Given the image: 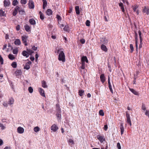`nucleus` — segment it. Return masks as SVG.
Instances as JSON below:
<instances>
[{
  "label": "nucleus",
  "instance_id": "1",
  "mask_svg": "<svg viewBox=\"0 0 149 149\" xmlns=\"http://www.w3.org/2000/svg\"><path fill=\"white\" fill-rule=\"evenodd\" d=\"M19 12V14L22 15L24 14V10L22 9L21 7L19 6H17L15 8L13 12V16H15Z\"/></svg>",
  "mask_w": 149,
  "mask_h": 149
},
{
  "label": "nucleus",
  "instance_id": "2",
  "mask_svg": "<svg viewBox=\"0 0 149 149\" xmlns=\"http://www.w3.org/2000/svg\"><path fill=\"white\" fill-rule=\"evenodd\" d=\"M62 50V49H60L57 50V53L59 54L58 59L59 61H62L63 62H64L65 61V55Z\"/></svg>",
  "mask_w": 149,
  "mask_h": 149
},
{
  "label": "nucleus",
  "instance_id": "3",
  "mask_svg": "<svg viewBox=\"0 0 149 149\" xmlns=\"http://www.w3.org/2000/svg\"><path fill=\"white\" fill-rule=\"evenodd\" d=\"M142 12L147 15H149V7L148 6H145L142 7Z\"/></svg>",
  "mask_w": 149,
  "mask_h": 149
},
{
  "label": "nucleus",
  "instance_id": "4",
  "mask_svg": "<svg viewBox=\"0 0 149 149\" xmlns=\"http://www.w3.org/2000/svg\"><path fill=\"white\" fill-rule=\"evenodd\" d=\"M28 6L30 9H33L34 8V3L32 0L29 1Z\"/></svg>",
  "mask_w": 149,
  "mask_h": 149
},
{
  "label": "nucleus",
  "instance_id": "5",
  "mask_svg": "<svg viewBox=\"0 0 149 149\" xmlns=\"http://www.w3.org/2000/svg\"><path fill=\"white\" fill-rule=\"evenodd\" d=\"M28 38V36H22V39L23 42L25 46L27 45L26 42Z\"/></svg>",
  "mask_w": 149,
  "mask_h": 149
},
{
  "label": "nucleus",
  "instance_id": "6",
  "mask_svg": "<svg viewBox=\"0 0 149 149\" xmlns=\"http://www.w3.org/2000/svg\"><path fill=\"white\" fill-rule=\"evenodd\" d=\"M58 129V127L55 124L53 125L51 127V130L54 132H56Z\"/></svg>",
  "mask_w": 149,
  "mask_h": 149
},
{
  "label": "nucleus",
  "instance_id": "7",
  "mask_svg": "<svg viewBox=\"0 0 149 149\" xmlns=\"http://www.w3.org/2000/svg\"><path fill=\"white\" fill-rule=\"evenodd\" d=\"M100 42L103 45L107 43L108 40L105 38H102L100 39Z\"/></svg>",
  "mask_w": 149,
  "mask_h": 149
},
{
  "label": "nucleus",
  "instance_id": "8",
  "mask_svg": "<svg viewBox=\"0 0 149 149\" xmlns=\"http://www.w3.org/2000/svg\"><path fill=\"white\" fill-rule=\"evenodd\" d=\"M119 127L121 132V135H122L123 134V133L124 131V128L123 126V123H121Z\"/></svg>",
  "mask_w": 149,
  "mask_h": 149
},
{
  "label": "nucleus",
  "instance_id": "9",
  "mask_svg": "<svg viewBox=\"0 0 149 149\" xmlns=\"http://www.w3.org/2000/svg\"><path fill=\"white\" fill-rule=\"evenodd\" d=\"M56 116L58 120L61 119V111H56Z\"/></svg>",
  "mask_w": 149,
  "mask_h": 149
},
{
  "label": "nucleus",
  "instance_id": "10",
  "mask_svg": "<svg viewBox=\"0 0 149 149\" xmlns=\"http://www.w3.org/2000/svg\"><path fill=\"white\" fill-rule=\"evenodd\" d=\"M110 77L109 76L108 77V83L109 85V89L110 91L111 92V93H113V91L112 89L111 85V84L110 82Z\"/></svg>",
  "mask_w": 149,
  "mask_h": 149
},
{
  "label": "nucleus",
  "instance_id": "11",
  "mask_svg": "<svg viewBox=\"0 0 149 149\" xmlns=\"http://www.w3.org/2000/svg\"><path fill=\"white\" fill-rule=\"evenodd\" d=\"M118 5L120 7L122 12H123L124 14H125L124 6L123 3L122 2H120L118 3Z\"/></svg>",
  "mask_w": 149,
  "mask_h": 149
},
{
  "label": "nucleus",
  "instance_id": "12",
  "mask_svg": "<svg viewBox=\"0 0 149 149\" xmlns=\"http://www.w3.org/2000/svg\"><path fill=\"white\" fill-rule=\"evenodd\" d=\"M100 78L101 82L102 83L104 82L105 81V77L104 74H102L100 76Z\"/></svg>",
  "mask_w": 149,
  "mask_h": 149
},
{
  "label": "nucleus",
  "instance_id": "13",
  "mask_svg": "<svg viewBox=\"0 0 149 149\" xmlns=\"http://www.w3.org/2000/svg\"><path fill=\"white\" fill-rule=\"evenodd\" d=\"M4 6L6 7L9 6L10 4L9 0H4L3 2Z\"/></svg>",
  "mask_w": 149,
  "mask_h": 149
},
{
  "label": "nucleus",
  "instance_id": "14",
  "mask_svg": "<svg viewBox=\"0 0 149 149\" xmlns=\"http://www.w3.org/2000/svg\"><path fill=\"white\" fill-rule=\"evenodd\" d=\"M39 92L40 93V95L43 96L45 97V95L44 93V90L41 88H39L38 89Z\"/></svg>",
  "mask_w": 149,
  "mask_h": 149
},
{
  "label": "nucleus",
  "instance_id": "15",
  "mask_svg": "<svg viewBox=\"0 0 149 149\" xmlns=\"http://www.w3.org/2000/svg\"><path fill=\"white\" fill-rule=\"evenodd\" d=\"M14 102V100L13 97L9 98L8 101V104L10 105L13 104Z\"/></svg>",
  "mask_w": 149,
  "mask_h": 149
},
{
  "label": "nucleus",
  "instance_id": "16",
  "mask_svg": "<svg viewBox=\"0 0 149 149\" xmlns=\"http://www.w3.org/2000/svg\"><path fill=\"white\" fill-rule=\"evenodd\" d=\"M97 138L101 143H102L105 140V139L103 136L98 135Z\"/></svg>",
  "mask_w": 149,
  "mask_h": 149
},
{
  "label": "nucleus",
  "instance_id": "17",
  "mask_svg": "<svg viewBox=\"0 0 149 149\" xmlns=\"http://www.w3.org/2000/svg\"><path fill=\"white\" fill-rule=\"evenodd\" d=\"M24 128L20 127H19L17 129L18 132L20 134L23 133L24 132Z\"/></svg>",
  "mask_w": 149,
  "mask_h": 149
},
{
  "label": "nucleus",
  "instance_id": "18",
  "mask_svg": "<svg viewBox=\"0 0 149 149\" xmlns=\"http://www.w3.org/2000/svg\"><path fill=\"white\" fill-rule=\"evenodd\" d=\"M130 90L134 95H139V93L133 89L130 88Z\"/></svg>",
  "mask_w": 149,
  "mask_h": 149
},
{
  "label": "nucleus",
  "instance_id": "19",
  "mask_svg": "<svg viewBox=\"0 0 149 149\" xmlns=\"http://www.w3.org/2000/svg\"><path fill=\"white\" fill-rule=\"evenodd\" d=\"M29 22L31 25H35L36 24V21L33 18L29 19Z\"/></svg>",
  "mask_w": 149,
  "mask_h": 149
},
{
  "label": "nucleus",
  "instance_id": "20",
  "mask_svg": "<svg viewBox=\"0 0 149 149\" xmlns=\"http://www.w3.org/2000/svg\"><path fill=\"white\" fill-rule=\"evenodd\" d=\"M81 61L82 62H84V63H85V61L87 63H88V61L86 56H83L81 58Z\"/></svg>",
  "mask_w": 149,
  "mask_h": 149
},
{
  "label": "nucleus",
  "instance_id": "21",
  "mask_svg": "<svg viewBox=\"0 0 149 149\" xmlns=\"http://www.w3.org/2000/svg\"><path fill=\"white\" fill-rule=\"evenodd\" d=\"M61 111L60 105L58 104H56V112Z\"/></svg>",
  "mask_w": 149,
  "mask_h": 149
},
{
  "label": "nucleus",
  "instance_id": "22",
  "mask_svg": "<svg viewBox=\"0 0 149 149\" xmlns=\"http://www.w3.org/2000/svg\"><path fill=\"white\" fill-rule=\"evenodd\" d=\"M15 73L17 76H19L21 75L22 72L20 70H17L15 71Z\"/></svg>",
  "mask_w": 149,
  "mask_h": 149
},
{
  "label": "nucleus",
  "instance_id": "23",
  "mask_svg": "<svg viewBox=\"0 0 149 149\" xmlns=\"http://www.w3.org/2000/svg\"><path fill=\"white\" fill-rule=\"evenodd\" d=\"M101 49L105 52H107V49L106 46L103 44H102L101 45Z\"/></svg>",
  "mask_w": 149,
  "mask_h": 149
},
{
  "label": "nucleus",
  "instance_id": "24",
  "mask_svg": "<svg viewBox=\"0 0 149 149\" xmlns=\"http://www.w3.org/2000/svg\"><path fill=\"white\" fill-rule=\"evenodd\" d=\"M39 14H40V18L42 20H43L45 18V15L41 11H40L39 12Z\"/></svg>",
  "mask_w": 149,
  "mask_h": 149
},
{
  "label": "nucleus",
  "instance_id": "25",
  "mask_svg": "<svg viewBox=\"0 0 149 149\" xmlns=\"http://www.w3.org/2000/svg\"><path fill=\"white\" fill-rule=\"evenodd\" d=\"M22 55L24 56L27 58L29 57V55L27 52L25 51H23L22 53Z\"/></svg>",
  "mask_w": 149,
  "mask_h": 149
},
{
  "label": "nucleus",
  "instance_id": "26",
  "mask_svg": "<svg viewBox=\"0 0 149 149\" xmlns=\"http://www.w3.org/2000/svg\"><path fill=\"white\" fill-rule=\"evenodd\" d=\"M42 86L44 88H47V86L44 80L42 81Z\"/></svg>",
  "mask_w": 149,
  "mask_h": 149
},
{
  "label": "nucleus",
  "instance_id": "27",
  "mask_svg": "<svg viewBox=\"0 0 149 149\" xmlns=\"http://www.w3.org/2000/svg\"><path fill=\"white\" fill-rule=\"evenodd\" d=\"M75 10L76 14L77 15H79L80 14L79 6H76L75 7Z\"/></svg>",
  "mask_w": 149,
  "mask_h": 149
},
{
  "label": "nucleus",
  "instance_id": "28",
  "mask_svg": "<svg viewBox=\"0 0 149 149\" xmlns=\"http://www.w3.org/2000/svg\"><path fill=\"white\" fill-rule=\"evenodd\" d=\"M43 2V8L45 9L47 5V2L46 0H42Z\"/></svg>",
  "mask_w": 149,
  "mask_h": 149
},
{
  "label": "nucleus",
  "instance_id": "29",
  "mask_svg": "<svg viewBox=\"0 0 149 149\" xmlns=\"http://www.w3.org/2000/svg\"><path fill=\"white\" fill-rule=\"evenodd\" d=\"M68 142L69 143V145L71 146H72V145H73L74 144V141L72 139H69Z\"/></svg>",
  "mask_w": 149,
  "mask_h": 149
},
{
  "label": "nucleus",
  "instance_id": "30",
  "mask_svg": "<svg viewBox=\"0 0 149 149\" xmlns=\"http://www.w3.org/2000/svg\"><path fill=\"white\" fill-rule=\"evenodd\" d=\"M24 29H25V30L27 32H29L31 30L29 26L27 24L25 26Z\"/></svg>",
  "mask_w": 149,
  "mask_h": 149
},
{
  "label": "nucleus",
  "instance_id": "31",
  "mask_svg": "<svg viewBox=\"0 0 149 149\" xmlns=\"http://www.w3.org/2000/svg\"><path fill=\"white\" fill-rule=\"evenodd\" d=\"M46 14L49 16L52 15V10L50 9H47L46 11Z\"/></svg>",
  "mask_w": 149,
  "mask_h": 149
},
{
  "label": "nucleus",
  "instance_id": "32",
  "mask_svg": "<svg viewBox=\"0 0 149 149\" xmlns=\"http://www.w3.org/2000/svg\"><path fill=\"white\" fill-rule=\"evenodd\" d=\"M15 45H19L21 44V41L19 39H16L14 42Z\"/></svg>",
  "mask_w": 149,
  "mask_h": 149
},
{
  "label": "nucleus",
  "instance_id": "33",
  "mask_svg": "<svg viewBox=\"0 0 149 149\" xmlns=\"http://www.w3.org/2000/svg\"><path fill=\"white\" fill-rule=\"evenodd\" d=\"M8 57L9 59L11 60H13L15 59V57L12 54H10L8 56Z\"/></svg>",
  "mask_w": 149,
  "mask_h": 149
},
{
  "label": "nucleus",
  "instance_id": "34",
  "mask_svg": "<svg viewBox=\"0 0 149 149\" xmlns=\"http://www.w3.org/2000/svg\"><path fill=\"white\" fill-rule=\"evenodd\" d=\"M138 33L140 41L141 42V41H143V39L141 37L142 33L140 30H139L138 31Z\"/></svg>",
  "mask_w": 149,
  "mask_h": 149
},
{
  "label": "nucleus",
  "instance_id": "35",
  "mask_svg": "<svg viewBox=\"0 0 149 149\" xmlns=\"http://www.w3.org/2000/svg\"><path fill=\"white\" fill-rule=\"evenodd\" d=\"M19 3L17 0H14L13 1L12 5L14 6H16Z\"/></svg>",
  "mask_w": 149,
  "mask_h": 149
},
{
  "label": "nucleus",
  "instance_id": "36",
  "mask_svg": "<svg viewBox=\"0 0 149 149\" xmlns=\"http://www.w3.org/2000/svg\"><path fill=\"white\" fill-rule=\"evenodd\" d=\"M126 122L128 124H129L130 126L131 125L132 122L130 118H127Z\"/></svg>",
  "mask_w": 149,
  "mask_h": 149
},
{
  "label": "nucleus",
  "instance_id": "37",
  "mask_svg": "<svg viewBox=\"0 0 149 149\" xmlns=\"http://www.w3.org/2000/svg\"><path fill=\"white\" fill-rule=\"evenodd\" d=\"M84 92V90H79L78 93L80 96H83Z\"/></svg>",
  "mask_w": 149,
  "mask_h": 149
},
{
  "label": "nucleus",
  "instance_id": "38",
  "mask_svg": "<svg viewBox=\"0 0 149 149\" xmlns=\"http://www.w3.org/2000/svg\"><path fill=\"white\" fill-rule=\"evenodd\" d=\"M130 47L131 50V51H130V53H132L134 50V48L133 45L132 44H130Z\"/></svg>",
  "mask_w": 149,
  "mask_h": 149
},
{
  "label": "nucleus",
  "instance_id": "39",
  "mask_svg": "<svg viewBox=\"0 0 149 149\" xmlns=\"http://www.w3.org/2000/svg\"><path fill=\"white\" fill-rule=\"evenodd\" d=\"M18 50L17 48L14 49L13 50V53L14 54H17L18 53Z\"/></svg>",
  "mask_w": 149,
  "mask_h": 149
},
{
  "label": "nucleus",
  "instance_id": "40",
  "mask_svg": "<svg viewBox=\"0 0 149 149\" xmlns=\"http://www.w3.org/2000/svg\"><path fill=\"white\" fill-rule=\"evenodd\" d=\"M27 52L28 53L29 55V54L30 55H32V54L33 53V52L31 49H27Z\"/></svg>",
  "mask_w": 149,
  "mask_h": 149
},
{
  "label": "nucleus",
  "instance_id": "41",
  "mask_svg": "<svg viewBox=\"0 0 149 149\" xmlns=\"http://www.w3.org/2000/svg\"><path fill=\"white\" fill-rule=\"evenodd\" d=\"M40 130V129L38 127H35L33 129L34 131L36 132L39 131Z\"/></svg>",
  "mask_w": 149,
  "mask_h": 149
},
{
  "label": "nucleus",
  "instance_id": "42",
  "mask_svg": "<svg viewBox=\"0 0 149 149\" xmlns=\"http://www.w3.org/2000/svg\"><path fill=\"white\" fill-rule=\"evenodd\" d=\"M13 68H16L17 66V63L16 62H13L11 64Z\"/></svg>",
  "mask_w": 149,
  "mask_h": 149
},
{
  "label": "nucleus",
  "instance_id": "43",
  "mask_svg": "<svg viewBox=\"0 0 149 149\" xmlns=\"http://www.w3.org/2000/svg\"><path fill=\"white\" fill-rule=\"evenodd\" d=\"M0 15L1 16H4L5 15V12L2 9L0 10Z\"/></svg>",
  "mask_w": 149,
  "mask_h": 149
},
{
  "label": "nucleus",
  "instance_id": "44",
  "mask_svg": "<svg viewBox=\"0 0 149 149\" xmlns=\"http://www.w3.org/2000/svg\"><path fill=\"white\" fill-rule=\"evenodd\" d=\"M24 69H26L27 70H28L30 68V65H29V64H26L24 66Z\"/></svg>",
  "mask_w": 149,
  "mask_h": 149
},
{
  "label": "nucleus",
  "instance_id": "45",
  "mask_svg": "<svg viewBox=\"0 0 149 149\" xmlns=\"http://www.w3.org/2000/svg\"><path fill=\"white\" fill-rule=\"evenodd\" d=\"M138 6L136 5L134 6H132L133 10L134 12H135L136 10V9L138 8Z\"/></svg>",
  "mask_w": 149,
  "mask_h": 149
},
{
  "label": "nucleus",
  "instance_id": "46",
  "mask_svg": "<svg viewBox=\"0 0 149 149\" xmlns=\"http://www.w3.org/2000/svg\"><path fill=\"white\" fill-rule=\"evenodd\" d=\"M99 114L102 116H104V113L102 110H100L99 111Z\"/></svg>",
  "mask_w": 149,
  "mask_h": 149
},
{
  "label": "nucleus",
  "instance_id": "47",
  "mask_svg": "<svg viewBox=\"0 0 149 149\" xmlns=\"http://www.w3.org/2000/svg\"><path fill=\"white\" fill-rule=\"evenodd\" d=\"M27 0H21L20 3L22 4H25L27 2Z\"/></svg>",
  "mask_w": 149,
  "mask_h": 149
},
{
  "label": "nucleus",
  "instance_id": "48",
  "mask_svg": "<svg viewBox=\"0 0 149 149\" xmlns=\"http://www.w3.org/2000/svg\"><path fill=\"white\" fill-rule=\"evenodd\" d=\"M63 29L65 31H68L69 29V28L68 25H65L63 28Z\"/></svg>",
  "mask_w": 149,
  "mask_h": 149
},
{
  "label": "nucleus",
  "instance_id": "49",
  "mask_svg": "<svg viewBox=\"0 0 149 149\" xmlns=\"http://www.w3.org/2000/svg\"><path fill=\"white\" fill-rule=\"evenodd\" d=\"M146 107L145 104L144 103H142L141 109L143 110H145L146 109Z\"/></svg>",
  "mask_w": 149,
  "mask_h": 149
},
{
  "label": "nucleus",
  "instance_id": "50",
  "mask_svg": "<svg viewBox=\"0 0 149 149\" xmlns=\"http://www.w3.org/2000/svg\"><path fill=\"white\" fill-rule=\"evenodd\" d=\"M81 68L82 69H84L85 68V63L84 62H82L81 63Z\"/></svg>",
  "mask_w": 149,
  "mask_h": 149
},
{
  "label": "nucleus",
  "instance_id": "51",
  "mask_svg": "<svg viewBox=\"0 0 149 149\" xmlns=\"http://www.w3.org/2000/svg\"><path fill=\"white\" fill-rule=\"evenodd\" d=\"M56 18H57L58 21H61V17L58 15H57Z\"/></svg>",
  "mask_w": 149,
  "mask_h": 149
},
{
  "label": "nucleus",
  "instance_id": "52",
  "mask_svg": "<svg viewBox=\"0 0 149 149\" xmlns=\"http://www.w3.org/2000/svg\"><path fill=\"white\" fill-rule=\"evenodd\" d=\"M28 90L29 92L30 93H32L33 91V89L32 88V87H29L28 88Z\"/></svg>",
  "mask_w": 149,
  "mask_h": 149
},
{
  "label": "nucleus",
  "instance_id": "53",
  "mask_svg": "<svg viewBox=\"0 0 149 149\" xmlns=\"http://www.w3.org/2000/svg\"><path fill=\"white\" fill-rule=\"evenodd\" d=\"M0 62L1 64H3V60L2 57L0 55Z\"/></svg>",
  "mask_w": 149,
  "mask_h": 149
},
{
  "label": "nucleus",
  "instance_id": "54",
  "mask_svg": "<svg viewBox=\"0 0 149 149\" xmlns=\"http://www.w3.org/2000/svg\"><path fill=\"white\" fill-rule=\"evenodd\" d=\"M0 127L2 130L5 129L6 128V127L3 125V124L1 123H0Z\"/></svg>",
  "mask_w": 149,
  "mask_h": 149
},
{
  "label": "nucleus",
  "instance_id": "55",
  "mask_svg": "<svg viewBox=\"0 0 149 149\" xmlns=\"http://www.w3.org/2000/svg\"><path fill=\"white\" fill-rule=\"evenodd\" d=\"M90 22L89 20H87L86 22V25L87 26H89L90 25Z\"/></svg>",
  "mask_w": 149,
  "mask_h": 149
},
{
  "label": "nucleus",
  "instance_id": "56",
  "mask_svg": "<svg viewBox=\"0 0 149 149\" xmlns=\"http://www.w3.org/2000/svg\"><path fill=\"white\" fill-rule=\"evenodd\" d=\"M80 41L82 44H84L85 42V40L84 39L82 38L80 40Z\"/></svg>",
  "mask_w": 149,
  "mask_h": 149
},
{
  "label": "nucleus",
  "instance_id": "57",
  "mask_svg": "<svg viewBox=\"0 0 149 149\" xmlns=\"http://www.w3.org/2000/svg\"><path fill=\"white\" fill-rule=\"evenodd\" d=\"M145 114L146 116H148V117L149 118V109L148 110H146V111Z\"/></svg>",
  "mask_w": 149,
  "mask_h": 149
},
{
  "label": "nucleus",
  "instance_id": "58",
  "mask_svg": "<svg viewBox=\"0 0 149 149\" xmlns=\"http://www.w3.org/2000/svg\"><path fill=\"white\" fill-rule=\"evenodd\" d=\"M103 129L105 131H107L108 129L107 125H104V126L103 127Z\"/></svg>",
  "mask_w": 149,
  "mask_h": 149
},
{
  "label": "nucleus",
  "instance_id": "59",
  "mask_svg": "<svg viewBox=\"0 0 149 149\" xmlns=\"http://www.w3.org/2000/svg\"><path fill=\"white\" fill-rule=\"evenodd\" d=\"M117 147L118 149H121V147L120 146V144L119 143H118L117 144Z\"/></svg>",
  "mask_w": 149,
  "mask_h": 149
},
{
  "label": "nucleus",
  "instance_id": "60",
  "mask_svg": "<svg viewBox=\"0 0 149 149\" xmlns=\"http://www.w3.org/2000/svg\"><path fill=\"white\" fill-rule=\"evenodd\" d=\"M126 116L127 118H130V115L128 113V111H126Z\"/></svg>",
  "mask_w": 149,
  "mask_h": 149
},
{
  "label": "nucleus",
  "instance_id": "61",
  "mask_svg": "<svg viewBox=\"0 0 149 149\" xmlns=\"http://www.w3.org/2000/svg\"><path fill=\"white\" fill-rule=\"evenodd\" d=\"M134 33H135V36H134L135 39H138L137 33L136 32V31H135Z\"/></svg>",
  "mask_w": 149,
  "mask_h": 149
},
{
  "label": "nucleus",
  "instance_id": "62",
  "mask_svg": "<svg viewBox=\"0 0 149 149\" xmlns=\"http://www.w3.org/2000/svg\"><path fill=\"white\" fill-rule=\"evenodd\" d=\"M20 26L19 25H18L16 26V29L17 31H19L20 30Z\"/></svg>",
  "mask_w": 149,
  "mask_h": 149
},
{
  "label": "nucleus",
  "instance_id": "63",
  "mask_svg": "<svg viewBox=\"0 0 149 149\" xmlns=\"http://www.w3.org/2000/svg\"><path fill=\"white\" fill-rule=\"evenodd\" d=\"M142 41H141H141H140V45H139V49H141L142 48Z\"/></svg>",
  "mask_w": 149,
  "mask_h": 149
},
{
  "label": "nucleus",
  "instance_id": "64",
  "mask_svg": "<svg viewBox=\"0 0 149 149\" xmlns=\"http://www.w3.org/2000/svg\"><path fill=\"white\" fill-rule=\"evenodd\" d=\"M8 103L7 104V103L5 102H4L3 103V105L5 107H7L8 106Z\"/></svg>",
  "mask_w": 149,
  "mask_h": 149
}]
</instances>
